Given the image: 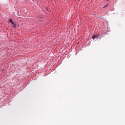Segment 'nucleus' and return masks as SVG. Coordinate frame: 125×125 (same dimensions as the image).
Returning a JSON list of instances; mask_svg holds the SVG:
<instances>
[{
	"instance_id": "nucleus-3",
	"label": "nucleus",
	"mask_w": 125,
	"mask_h": 125,
	"mask_svg": "<svg viewBox=\"0 0 125 125\" xmlns=\"http://www.w3.org/2000/svg\"><path fill=\"white\" fill-rule=\"evenodd\" d=\"M107 5H108V4H107L106 6H107Z\"/></svg>"
},
{
	"instance_id": "nucleus-2",
	"label": "nucleus",
	"mask_w": 125,
	"mask_h": 125,
	"mask_svg": "<svg viewBox=\"0 0 125 125\" xmlns=\"http://www.w3.org/2000/svg\"><path fill=\"white\" fill-rule=\"evenodd\" d=\"M92 39H93V40H94L95 39H97V36L96 35L93 36L92 37Z\"/></svg>"
},
{
	"instance_id": "nucleus-1",
	"label": "nucleus",
	"mask_w": 125,
	"mask_h": 125,
	"mask_svg": "<svg viewBox=\"0 0 125 125\" xmlns=\"http://www.w3.org/2000/svg\"><path fill=\"white\" fill-rule=\"evenodd\" d=\"M10 23H11V24H12V25H13L14 27H16V24L14 23V22L12 21V19H10Z\"/></svg>"
}]
</instances>
